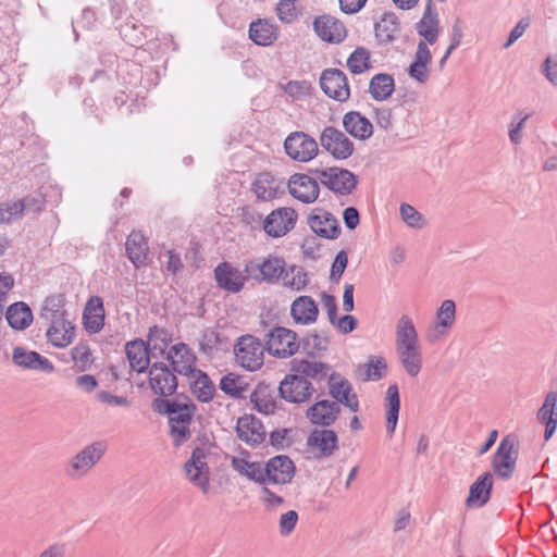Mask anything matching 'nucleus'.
<instances>
[{
    "label": "nucleus",
    "instance_id": "ea45409f",
    "mask_svg": "<svg viewBox=\"0 0 557 557\" xmlns=\"http://www.w3.org/2000/svg\"><path fill=\"white\" fill-rule=\"evenodd\" d=\"M46 332L48 342L55 347H65L73 341L75 336V326L69 320L58 321V323L49 322Z\"/></svg>",
    "mask_w": 557,
    "mask_h": 557
},
{
    "label": "nucleus",
    "instance_id": "a19ab883",
    "mask_svg": "<svg viewBox=\"0 0 557 557\" xmlns=\"http://www.w3.org/2000/svg\"><path fill=\"white\" fill-rule=\"evenodd\" d=\"M5 319L12 329L24 331L33 322V312L26 302L16 301L8 307Z\"/></svg>",
    "mask_w": 557,
    "mask_h": 557
},
{
    "label": "nucleus",
    "instance_id": "c03bdc74",
    "mask_svg": "<svg viewBox=\"0 0 557 557\" xmlns=\"http://www.w3.org/2000/svg\"><path fill=\"white\" fill-rule=\"evenodd\" d=\"M386 430L389 434L395 432L400 410L399 388L397 384H391L386 391Z\"/></svg>",
    "mask_w": 557,
    "mask_h": 557
},
{
    "label": "nucleus",
    "instance_id": "5701e85b",
    "mask_svg": "<svg viewBox=\"0 0 557 557\" xmlns=\"http://www.w3.org/2000/svg\"><path fill=\"white\" fill-rule=\"evenodd\" d=\"M315 34L324 41L339 44L347 36L344 23L331 15L318 16L313 22Z\"/></svg>",
    "mask_w": 557,
    "mask_h": 557
},
{
    "label": "nucleus",
    "instance_id": "c756f323",
    "mask_svg": "<svg viewBox=\"0 0 557 557\" xmlns=\"http://www.w3.org/2000/svg\"><path fill=\"white\" fill-rule=\"evenodd\" d=\"M375 38L381 46L394 42L400 33V22L394 12H385L374 24Z\"/></svg>",
    "mask_w": 557,
    "mask_h": 557
},
{
    "label": "nucleus",
    "instance_id": "aec40b11",
    "mask_svg": "<svg viewBox=\"0 0 557 557\" xmlns=\"http://www.w3.org/2000/svg\"><path fill=\"white\" fill-rule=\"evenodd\" d=\"M277 387L272 384L260 382L250 395L253 408L260 413L271 414L282 408Z\"/></svg>",
    "mask_w": 557,
    "mask_h": 557
},
{
    "label": "nucleus",
    "instance_id": "a211bd4d",
    "mask_svg": "<svg viewBox=\"0 0 557 557\" xmlns=\"http://www.w3.org/2000/svg\"><path fill=\"white\" fill-rule=\"evenodd\" d=\"M237 437L250 447H256L264 442L267 432L260 419L253 414H245L237 420Z\"/></svg>",
    "mask_w": 557,
    "mask_h": 557
},
{
    "label": "nucleus",
    "instance_id": "e433bc0d",
    "mask_svg": "<svg viewBox=\"0 0 557 557\" xmlns=\"http://www.w3.org/2000/svg\"><path fill=\"white\" fill-rule=\"evenodd\" d=\"M251 190L260 201H270L277 197L280 185L270 172H261L251 184Z\"/></svg>",
    "mask_w": 557,
    "mask_h": 557
},
{
    "label": "nucleus",
    "instance_id": "473e14b6",
    "mask_svg": "<svg viewBox=\"0 0 557 557\" xmlns=\"http://www.w3.org/2000/svg\"><path fill=\"white\" fill-rule=\"evenodd\" d=\"M456 318V305L453 300H444L436 311V325L433 332L428 334L431 343L436 342L441 336L445 335L453 326Z\"/></svg>",
    "mask_w": 557,
    "mask_h": 557
},
{
    "label": "nucleus",
    "instance_id": "423d86ee",
    "mask_svg": "<svg viewBox=\"0 0 557 557\" xmlns=\"http://www.w3.org/2000/svg\"><path fill=\"white\" fill-rule=\"evenodd\" d=\"M148 372L149 386L156 395L169 397L176 393L178 386L177 373L168 363L153 362Z\"/></svg>",
    "mask_w": 557,
    "mask_h": 557
},
{
    "label": "nucleus",
    "instance_id": "c85d7f7f",
    "mask_svg": "<svg viewBox=\"0 0 557 557\" xmlns=\"http://www.w3.org/2000/svg\"><path fill=\"white\" fill-rule=\"evenodd\" d=\"M357 184V176L351 171L337 166L331 168L330 176L326 181H323L325 187L343 196L350 195L356 189Z\"/></svg>",
    "mask_w": 557,
    "mask_h": 557
},
{
    "label": "nucleus",
    "instance_id": "72a5a7b5",
    "mask_svg": "<svg viewBox=\"0 0 557 557\" xmlns=\"http://www.w3.org/2000/svg\"><path fill=\"white\" fill-rule=\"evenodd\" d=\"M432 61L431 51L424 41H419L412 63L407 69L408 75L424 84L429 79V64Z\"/></svg>",
    "mask_w": 557,
    "mask_h": 557
},
{
    "label": "nucleus",
    "instance_id": "e2e57ef3",
    "mask_svg": "<svg viewBox=\"0 0 557 557\" xmlns=\"http://www.w3.org/2000/svg\"><path fill=\"white\" fill-rule=\"evenodd\" d=\"M348 264V256L345 250H339L332 263L330 281L332 283H338L342 278L343 273L345 272Z\"/></svg>",
    "mask_w": 557,
    "mask_h": 557
},
{
    "label": "nucleus",
    "instance_id": "bb28decb",
    "mask_svg": "<svg viewBox=\"0 0 557 557\" xmlns=\"http://www.w3.org/2000/svg\"><path fill=\"white\" fill-rule=\"evenodd\" d=\"M104 319L106 311L102 298L100 296H91L83 311L84 329L89 334H97L103 329Z\"/></svg>",
    "mask_w": 557,
    "mask_h": 557
},
{
    "label": "nucleus",
    "instance_id": "412c9836",
    "mask_svg": "<svg viewBox=\"0 0 557 557\" xmlns=\"http://www.w3.org/2000/svg\"><path fill=\"white\" fill-rule=\"evenodd\" d=\"M206 451L201 447H196L191 451L190 459L184 465V470L188 475L191 483L200 487L203 493H208L210 487L209 476H202L203 470L209 471L208 463L206 462Z\"/></svg>",
    "mask_w": 557,
    "mask_h": 557
},
{
    "label": "nucleus",
    "instance_id": "7c9ffc66",
    "mask_svg": "<svg viewBox=\"0 0 557 557\" xmlns=\"http://www.w3.org/2000/svg\"><path fill=\"white\" fill-rule=\"evenodd\" d=\"M187 377L190 392L200 403H209L213 399L215 385L205 371L196 369Z\"/></svg>",
    "mask_w": 557,
    "mask_h": 557
},
{
    "label": "nucleus",
    "instance_id": "a18cd8bd",
    "mask_svg": "<svg viewBox=\"0 0 557 557\" xmlns=\"http://www.w3.org/2000/svg\"><path fill=\"white\" fill-rule=\"evenodd\" d=\"M395 89V83L392 75L379 73L374 75L369 84V92L376 101L388 99Z\"/></svg>",
    "mask_w": 557,
    "mask_h": 557
},
{
    "label": "nucleus",
    "instance_id": "9b49d317",
    "mask_svg": "<svg viewBox=\"0 0 557 557\" xmlns=\"http://www.w3.org/2000/svg\"><path fill=\"white\" fill-rule=\"evenodd\" d=\"M306 445L313 451L314 459L331 457L338 448V436L330 429H314L308 435Z\"/></svg>",
    "mask_w": 557,
    "mask_h": 557
},
{
    "label": "nucleus",
    "instance_id": "864d4df0",
    "mask_svg": "<svg viewBox=\"0 0 557 557\" xmlns=\"http://www.w3.org/2000/svg\"><path fill=\"white\" fill-rule=\"evenodd\" d=\"M171 339V335L165 329L158 325H153L149 329L148 343H153L150 348L152 352L158 350L160 355H163Z\"/></svg>",
    "mask_w": 557,
    "mask_h": 557
},
{
    "label": "nucleus",
    "instance_id": "052dcab7",
    "mask_svg": "<svg viewBox=\"0 0 557 557\" xmlns=\"http://www.w3.org/2000/svg\"><path fill=\"white\" fill-rule=\"evenodd\" d=\"M296 0H280L276 5V14L282 23L290 24L295 22L300 11L295 5Z\"/></svg>",
    "mask_w": 557,
    "mask_h": 557
},
{
    "label": "nucleus",
    "instance_id": "2f4dec72",
    "mask_svg": "<svg viewBox=\"0 0 557 557\" xmlns=\"http://www.w3.org/2000/svg\"><path fill=\"white\" fill-rule=\"evenodd\" d=\"M345 131L354 138L367 140L373 134V125L368 117L358 111H349L343 116Z\"/></svg>",
    "mask_w": 557,
    "mask_h": 557
},
{
    "label": "nucleus",
    "instance_id": "4c0bfd02",
    "mask_svg": "<svg viewBox=\"0 0 557 557\" xmlns=\"http://www.w3.org/2000/svg\"><path fill=\"white\" fill-rule=\"evenodd\" d=\"M249 38L259 46H270L277 39V26L268 20H257L250 23Z\"/></svg>",
    "mask_w": 557,
    "mask_h": 557
},
{
    "label": "nucleus",
    "instance_id": "0e129e2a",
    "mask_svg": "<svg viewBox=\"0 0 557 557\" xmlns=\"http://www.w3.org/2000/svg\"><path fill=\"white\" fill-rule=\"evenodd\" d=\"M289 433L290 429H277L272 431L269 435L271 446L276 450L289 447L292 445V442L287 438Z\"/></svg>",
    "mask_w": 557,
    "mask_h": 557
},
{
    "label": "nucleus",
    "instance_id": "4d7b16f0",
    "mask_svg": "<svg viewBox=\"0 0 557 557\" xmlns=\"http://www.w3.org/2000/svg\"><path fill=\"white\" fill-rule=\"evenodd\" d=\"M220 345V333L212 327H208L203 331L199 341V351L206 356H211L214 349H218Z\"/></svg>",
    "mask_w": 557,
    "mask_h": 557
},
{
    "label": "nucleus",
    "instance_id": "3c124183",
    "mask_svg": "<svg viewBox=\"0 0 557 557\" xmlns=\"http://www.w3.org/2000/svg\"><path fill=\"white\" fill-rule=\"evenodd\" d=\"M283 283L285 286L294 290H301L309 283L308 273L302 267L293 264L286 269V272L283 276Z\"/></svg>",
    "mask_w": 557,
    "mask_h": 557
},
{
    "label": "nucleus",
    "instance_id": "6e6552de",
    "mask_svg": "<svg viewBox=\"0 0 557 557\" xmlns=\"http://www.w3.org/2000/svg\"><path fill=\"white\" fill-rule=\"evenodd\" d=\"M298 214L290 207H281L271 211L263 220L262 230L268 236L278 238L290 232L297 222Z\"/></svg>",
    "mask_w": 557,
    "mask_h": 557
},
{
    "label": "nucleus",
    "instance_id": "7ed1b4c3",
    "mask_svg": "<svg viewBox=\"0 0 557 557\" xmlns=\"http://www.w3.org/2000/svg\"><path fill=\"white\" fill-rule=\"evenodd\" d=\"M284 150L294 161L308 162L319 152L318 143L305 132L290 133L284 140Z\"/></svg>",
    "mask_w": 557,
    "mask_h": 557
},
{
    "label": "nucleus",
    "instance_id": "ddd939ff",
    "mask_svg": "<svg viewBox=\"0 0 557 557\" xmlns=\"http://www.w3.org/2000/svg\"><path fill=\"white\" fill-rule=\"evenodd\" d=\"M214 278L221 289L236 294L244 288L245 283L251 277L248 276V273L242 272L238 268L224 261L215 267Z\"/></svg>",
    "mask_w": 557,
    "mask_h": 557
},
{
    "label": "nucleus",
    "instance_id": "dca6fc26",
    "mask_svg": "<svg viewBox=\"0 0 557 557\" xmlns=\"http://www.w3.org/2000/svg\"><path fill=\"white\" fill-rule=\"evenodd\" d=\"M12 362L23 370H34L45 373L54 371L53 363L35 350H28L23 346L13 348Z\"/></svg>",
    "mask_w": 557,
    "mask_h": 557
},
{
    "label": "nucleus",
    "instance_id": "f03ea898",
    "mask_svg": "<svg viewBox=\"0 0 557 557\" xmlns=\"http://www.w3.org/2000/svg\"><path fill=\"white\" fill-rule=\"evenodd\" d=\"M265 349L271 356L287 358L300 348L297 343V333L283 326H276L265 335Z\"/></svg>",
    "mask_w": 557,
    "mask_h": 557
},
{
    "label": "nucleus",
    "instance_id": "393cba45",
    "mask_svg": "<svg viewBox=\"0 0 557 557\" xmlns=\"http://www.w3.org/2000/svg\"><path fill=\"white\" fill-rule=\"evenodd\" d=\"M125 354L132 370L138 373H145L150 368V356L157 357L154 352L146 345V343L136 338L127 342L125 345Z\"/></svg>",
    "mask_w": 557,
    "mask_h": 557
},
{
    "label": "nucleus",
    "instance_id": "8fccbe9b",
    "mask_svg": "<svg viewBox=\"0 0 557 557\" xmlns=\"http://www.w3.org/2000/svg\"><path fill=\"white\" fill-rule=\"evenodd\" d=\"M219 387L222 392L233 398H243L247 384L243 382L240 376L234 373H227L220 380Z\"/></svg>",
    "mask_w": 557,
    "mask_h": 557
},
{
    "label": "nucleus",
    "instance_id": "c9c22d12",
    "mask_svg": "<svg viewBox=\"0 0 557 557\" xmlns=\"http://www.w3.org/2000/svg\"><path fill=\"white\" fill-rule=\"evenodd\" d=\"M290 314L296 323L311 324L317 321L319 308L310 296H299L290 307Z\"/></svg>",
    "mask_w": 557,
    "mask_h": 557
},
{
    "label": "nucleus",
    "instance_id": "f257e3e1",
    "mask_svg": "<svg viewBox=\"0 0 557 557\" xmlns=\"http://www.w3.org/2000/svg\"><path fill=\"white\" fill-rule=\"evenodd\" d=\"M285 265L283 258L269 255L268 257L247 260L244 272L257 282L274 283L281 278L283 280L286 272Z\"/></svg>",
    "mask_w": 557,
    "mask_h": 557
},
{
    "label": "nucleus",
    "instance_id": "39448f33",
    "mask_svg": "<svg viewBox=\"0 0 557 557\" xmlns=\"http://www.w3.org/2000/svg\"><path fill=\"white\" fill-rule=\"evenodd\" d=\"M263 346L259 338L252 335L242 336L235 345V356L238 363L248 371H255L263 364Z\"/></svg>",
    "mask_w": 557,
    "mask_h": 557
},
{
    "label": "nucleus",
    "instance_id": "0eeeda50",
    "mask_svg": "<svg viewBox=\"0 0 557 557\" xmlns=\"http://www.w3.org/2000/svg\"><path fill=\"white\" fill-rule=\"evenodd\" d=\"M516 438L512 435L505 436L492 460V466L495 474L504 480H509L516 469L517 450H516Z\"/></svg>",
    "mask_w": 557,
    "mask_h": 557
},
{
    "label": "nucleus",
    "instance_id": "bf43d9fd",
    "mask_svg": "<svg viewBox=\"0 0 557 557\" xmlns=\"http://www.w3.org/2000/svg\"><path fill=\"white\" fill-rule=\"evenodd\" d=\"M238 218L240 222L249 227L251 231H257L262 228L263 220L262 215L253 208L245 206L238 208Z\"/></svg>",
    "mask_w": 557,
    "mask_h": 557
},
{
    "label": "nucleus",
    "instance_id": "58836bf2",
    "mask_svg": "<svg viewBox=\"0 0 557 557\" xmlns=\"http://www.w3.org/2000/svg\"><path fill=\"white\" fill-rule=\"evenodd\" d=\"M419 346V337L411 318L401 315L396 325V350Z\"/></svg>",
    "mask_w": 557,
    "mask_h": 557
},
{
    "label": "nucleus",
    "instance_id": "13d9d810",
    "mask_svg": "<svg viewBox=\"0 0 557 557\" xmlns=\"http://www.w3.org/2000/svg\"><path fill=\"white\" fill-rule=\"evenodd\" d=\"M72 359L79 371H86L92 363L91 350L86 343H79L72 348Z\"/></svg>",
    "mask_w": 557,
    "mask_h": 557
},
{
    "label": "nucleus",
    "instance_id": "f3484780",
    "mask_svg": "<svg viewBox=\"0 0 557 557\" xmlns=\"http://www.w3.org/2000/svg\"><path fill=\"white\" fill-rule=\"evenodd\" d=\"M308 225L315 235L325 239H335L341 234L337 219L321 208L314 209L308 216Z\"/></svg>",
    "mask_w": 557,
    "mask_h": 557
},
{
    "label": "nucleus",
    "instance_id": "09e8293b",
    "mask_svg": "<svg viewBox=\"0 0 557 557\" xmlns=\"http://www.w3.org/2000/svg\"><path fill=\"white\" fill-rule=\"evenodd\" d=\"M370 51L364 47H357L347 59V67L352 74H362L371 69Z\"/></svg>",
    "mask_w": 557,
    "mask_h": 557
},
{
    "label": "nucleus",
    "instance_id": "774afa93",
    "mask_svg": "<svg viewBox=\"0 0 557 557\" xmlns=\"http://www.w3.org/2000/svg\"><path fill=\"white\" fill-rule=\"evenodd\" d=\"M245 476L262 486L268 483V479L264 474V466L259 461H250Z\"/></svg>",
    "mask_w": 557,
    "mask_h": 557
},
{
    "label": "nucleus",
    "instance_id": "4be33fe9",
    "mask_svg": "<svg viewBox=\"0 0 557 557\" xmlns=\"http://www.w3.org/2000/svg\"><path fill=\"white\" fill-rule=\"evenodd\" d=\"M341 413V406L327 399L317 400L307 411V419L314 425L329 428L335 423Z\"/></svg>",
    "mask_w": 557,
    "mask_h": 557
},
{
    "label": "nucleus",
    "instance_id": "f8f14e48",
    "mask_svg": "<svg viewBox=\"0 0 557 557\" xmlns=\"http://www.w3.org/2000/svg\"><path fill=\"white\" fill-rule=\"evenodd\" d=\"M264 474L268 483L288 484L296 474V466L287 455H276L264 463Z\"/></svg>",
    "mask_w": 557,
    "mask_h": 557
},
{
    "label": "nucleus",
    "instance_id": "f704fd0d",
    "mask_svg": "<svg viewBox=\"0 0 557 557\" xmlns=\"http://www.w3.org/2000/svg\"><path fill=\"white\" fill-rule=\"evenodd\" d=\"M537 420L545 425L544 440L548 441L557 428V392H549L537 411Z\"/></svg>",
    "mask_w": 557,
    "mask_h": 557
},
{
    "label": "nucleus",
    "instance_id": "b1692460",
    "mask_svg": "<svg viewBox=\"0 0 557 557\" xmlns=\"http://www.w3.org/2000/svg\"><path fill=\"white\" fill-rule=\"evenodd\" d=\"M339 375L333 372L329 377V393L335 399L334 401L338 405L342 404L349 408L352 412L359 410V400L355 393H352V386L346 379L336 381Z\"/></svg>",
    "mask_w": 557,
    "mask_h": 557
},
{
    "label": "nucleus",
    "instance_id": "1a4fd4ad",
    "mask_svg": "<svg viewBox=\"0 0 557 557\" xmlns=\"http://www.w3.org/2000/svg\"><path fill=\"white\" fill-rule=\"evenodd\" d=\"M320 145L336 160L348 159L355 150L354 143L334 126L324 127L320 135Z\"/></svg>",
    "mask_w": 557,
    "mask_h": 557
},
{
    "label": "nucleus",
    "instance_id": "37998d69",
    "mask_svg": "<svg viewBox=\"0 0 557 557\" xmlns=\"http://www.w3.org/2000/svg\"><path fill=\"white\" fill-rule=\"evenodd\" d=\"M65 306V296L63 294H54L46 297L42 304L40 317L48 322L58 323V321L67 320Z\"/></svg>",
    "mask_w": 557,
    "mask_h": 557
},
{
    "label": "nucleus",
    "instance_id": "20e7f679",
    "mask_svg": "<svg viewBox=\"0 0 557 557\" xmlns=\"http://www.w3.org/2000/svg\"><path fill=\"white\" fill-rule=\"evenodd\" d=\"M280 399L292 404H301L311 398L314 387L299 374H287L277 386Z\"/></svg>",
    "mask_w": 557,
    "mask_h": 557
},
{
    "label": "nucleus",
    "instance_id": "49530a36",
    "mask_svg": "<svg viewBox=\"0 0 557 557\" xmlns=\"http://www.w3.org/2000/svg\"><path fill=\"white\" fill-rule=\"evenodd\" d=\"M330 366L321 361H308L306 359H294L292 361V370L300 373L299 375L314 380H322L327 376Z\"/></svg>",
    "mask_w": 557,
    "mask_h": 557
},
{
    "label": "nucleus",
    "instance_id": "2eb2a0df",
    "mask_svg": "<svg viewBox=\"0 0 557 557\" xmlns=\"http://www.w3.org/2000/svg\"><path fill=\"white\" fill-rule=\"evenodd\" d=\"M165 359L170 362V368L180 375L187 376L197 368L196 356L185 343H177L169 348Z\"/></svg>",
    "mask_w": 557,
    "mask_h": 557
},
{
    "label": "nucleus",
    "instance_id": "4468645a",
    "mask_svg": "<svg viewBox=\"0 0 557 557\" xmlns=\"http://www.w3.org/2000/svg\"><path fill=\"white\" fill-rule=\"evenodd\" d=\"M289 194L302 203L314 202L320 194L319 184L309 174L295 173L287 183Z\"/></svg>",
    "mask_w": 557,
    "mask_h": 557
},
{
    "label": "nucleus",
    "instance_id": "6ab92c4d",
    "mask_svg": "<svg viewBox=\"0 0 557 557\" xmlns=\"http://www.w3.org/2000/svg\"><path fill=\"white\" fill-rule=\"evenodd\" d=\"M102 453L98 443L86 446L71 459L67 475L74 479L83 476L100 460Z\"/></svg>",
    "mask_w": 557,
    "mask_h": 557
},
{
    "label": "nucleus",
    "instance_id": "603ef678",
    "mask_svg": "<svg viewBox=\"0 0 557 557\" xmlns=\"http://www.w3.org/2000/svg\"><path fill=\"white\" fill-rule=\"evenodd\" d=\"M45 203L44 195L41 193H34L15 202L13 207L17 214H21L23 211L37 213L44 209Z\"/></svg>",
    "mask_w": 557,
    "mask_h": 557
},
{
    "label": "nucleus",
    "instance_id": "79ce46f5",
    "mask_svg": "<svg viewBox=\"0 0 557 557\" xmlns=\"http://www.w3.org/2000/svg\"><path fill=\"white\" fill-rule=\"evenodd\" d=\"M189 401H191L190 398L185 394H180L174 399L158 396L151 401V408L159 414L172 417V414L178 411L188 409Z\"/></svg>",
    "mask_w": 557,
    "mask_h": 557
},
{
    "label": "nucleus",
    "instance_id": "69168bd1",
    "mask_svg": "<svg viewBox=\"0 0 557 557\" xmlns=\"http://www.w3.org/2000/svg\"><path fill=\"white\" fill-rule=\"evenodd\" d=\"M121 35L125 41H127L131 46L141 45L145 40L144 33L137 32V27L135 24H125L121 27Z\"/></svg>",
    "mask_w": 557,
    "mask_h": 557
},
{
    "label": "nucleus",
    "instance_id": "5fc2aeb1",
    "mask_svg": "<svg viewBox=\"0 0 557 557\" xmlns=\"http://www.w3.org/2000/svg\"><path fill=\"white\" fill-rule=\"evenodd\" d=\"M366 367L364 381H379L386 375L387 363L384 357L370 356Z\"/></svg>",
    "mask_w": 557,
    "mask_h": 557
},
{
    "label": "nucleus",
    "instance_id": "6e6d98bb",
    "mask_svg": "<svg viewBox=\"0 0 557 557\" xmlns=\"http://www.w3.org/2000/svg\"><path fill=\"white\" fill-rule=\"evenodd\" d=\"M417 33L424 38V42L434 45L437 41L440 33V20L433 18V21H419L416 24Z\"/></svg>",
    "mask_w": 557,
    "mask_h": 557
},
{
    "label": "nucleus",
    "instance_id": "de8ad7c7",
    "mask_svg": "<svg viewBox=\"0 0 557 557\" xmlns=\"http://www.w3.org/2000/svg\"><path fill=\"white\" fill-rule=\"evenodd\" d=\"M400 363L408 375L414 377L422 368V355L420 346L396 350Z\"/></svg>",
    "mask_w": 557,
    "mask_h": 557
},
{
    "label": "nucleus",
    "instance_id": "680f3d73",
    "mask_svg": "<svg viewBox=\"0 0 557 557\" xmlns=\"http://www.w3.org/2000/svg\"><path fill=\"white\" fill-rule=\"evenodd\" d=\"M403 221L412 228H421L423 226L422 214L411 205L403 203L399 209Z\"/></svg>",
    "mask_w": 557,
    "mask_h": 557
},
{
    "label": "nucleus",
    "instance_id": "cd10ccee",
    "mask_svg": "<svg viewBox=\"0 0 557 557\" xmlns=\"http://www.w3.org/2000/svg\"><path fill=\"white\" fill-rule=\"evenodd\" d=\"M125 251L136 269L147 265L149 256L148 240L140 231H133L126 238Z\"/></svg>",
    "mask_w": 557,
    "mask_h": 557
},
{
    "label": "nucleus",
    "instance_id": "a878e982",
    "mask_svg": "<svg viewBox=\"0 0 557 557\" xmlns=\"http://www.w3.org/2000/svg\"><path fill=\"white\" fill-rule=\"evenodd\" d=\"M493 475L491 472L482 473L469 488L465 505L467 508H481L485 506L492 495Z\"/></svg>",
    "mask_w": 557,
    "mask_h": 557
},
{
    "label": "nucleus",
    "instance_id": "338daca9",
    "mask_svg": "<svg viewBox=\"0 0 557 557\" xmlns=\"http://www.w3.org/2000/svg\"><path fill=\"white\" fill-rule=\"evenodd\" d=\"M170 434L173 437V445L180 447L182 444L187 442L191 435L190 425L169 424Z\"/></svg>",
    "mask_w": 557,
    "mask_h": 557
},
{
    "label": "nucleus",
    "instance_id": "9d476101",
    "mask_svg": "<svg viewBox=\"0 0 557 557\" xmlns=\"http://www.w3.org/2000/svg\"><path fill=\"white\" fill-rule=\"evenodd\" d=\"M320 87L327 97L339 102H345L350 97L347 76L338 69H325L320 76Z\"/></svg>",
    "mask_w": 557,
    "mask_h": 557
}]
</instances>
